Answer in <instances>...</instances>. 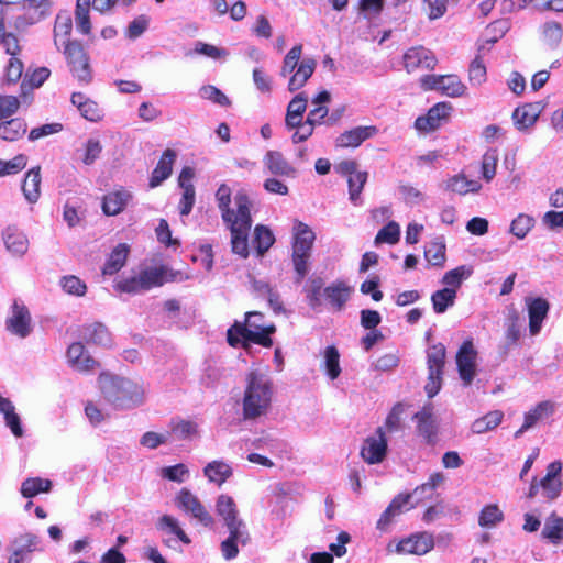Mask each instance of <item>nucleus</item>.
Returning <instances> with one entry per match:
<instances>
[{
    "instance_id": "1",
    "label": "nucleus",
    "mask_w": 563,
    "mask_h": 563,
    "mask_svg": "<svg viewBox=\"0 0 563 563\" xmlns=\"http://www.w3.org/2000/svg\"><path fill=\"white\" fill-rule=\"evenodd\" d=\"M98 380L103 398L115 409H129L144 400V388L137 380L107 373H101Z\"/></svg>"
},
{
    "instance_id": "2",
    "label": "nucleus",
    "mask_w": 563,
    "mask_h": 563,
    "mask_svg": "<svg viewBox=\"0 0 563 563\" xmlns=\"http://www.w3.org/2000/svg\"><path fill=\"white\" fill-rule=\"evenodd\" d=\"M262 320L264 314L258 311H249L245 313L243 322L235 321L227 331L228 344L232 347L242 345L246 347L249 343H254L263 347H272L273 340L271 335L275 333L276 327L269 324L262 327L260 323H253L252 319Z\"/></svg>"
},
{
    "instance_id": "3",
    "label": "nucleus",
    "mask_w": 563,
    "mask_h": 563,
    "mask_svg": "<svg viewBox=\"0 0 563 563\" xmlns=\"http://www.w3.org/2000/svg\"><path fill=\"white\" fill-rule=\"evenodd\" d=\"M234 201L235 206H238V218H232L231 221H225L224 223L230 230L232 252L246 258L250 254L249 232L252 227V202L243 190L236 192Z\"/></svg>"
},
{
    "instance_id": "4",
    "label": "nucleus",
    "mask_w": 563,
    "mask_h": 563,
    "mask_svg": "<svg viewBox=\"0 0 563 563\" xmlns=\"http://www.w3.org/2000/svg\"><path fill=\"white\" fill-rule=\"evenodd\" d=\"M247 385L243 398V415L255 419L265 413L271 405L272 383L263 374L253 371L247 374Z\"/></svg>"
},
{
    "instance_id": "5",
    "label": "nucleus",
    "mask_w": 563,
    "mask_h": 563,
    "mask_svg": "<svg viewBox=\"0 0 563 563\" xmlns=\"http://www.w3.org/2000/svg\"><path fill=\"white\" fill-rule=\"evenodd\" d=\"M64 55L73 77L80 85L88 86L92 81V68L84 46L78 41H67Z\"/></svg>"
},
{
    "instance_id": "6",
    "label": "nucleus",
    "mask_w": 563,
    "mask_h": 563,
    "mask_svg": "<svg viewBox=\"0 0 563 563\" xmlns=\"http://www.w3.org/2000/svg\"><path fill=\"white\" fill-rule=\"evenodd\" d=\"M562 463L560 461L551 462L547 466V473L541 479L533 477L529 487L527 497L534 498L541 489L542 496L549 500H555L562 492L563 482L561 479Z\"/></svg>"
},
{
    "instance_id": "7",
    "label": "nucleus",
    "mask_w": 563,
    "mask_h": 563,
    "mask_svg": "<svg viewBox=\"0 0 563 563\" xmlns=\"http://www.w3.org/2000/svg\"><path fill=\"white\" fill-rule=\"evenodd\" d=\"M446 358V349L442 343L433 344L427 351L428 379L424 390L429 398L434 397L442 387Z\"/></svg>"
},
{
    "instance_id": "8",
    "label": "nucleus",
    "mask_w": 563,
    "mask_h": 563,
    "mask_svg": "<svg viewBox=\"0 0 563 563\" xmlns=\"http://www.w3.org/2000/svg\"><path fill=\"white\" fill-rule=\"evenodd\" d=\"M478 352L472 338L463 341L455 355L459 376L464 386H470L477 373Z\"/></svg>"
},
{
    "instance_id": "9",
    "label": "nucleus",
    "mask_w": 563,
    "mask_h": 563,
    "mask_svg": "<svg viewBox=\"0 0 563 563\" xmlns=\"http://www.w3.org/2000/svg\"><path fill=\"white\" fill-rule=\"evenodd\" d=\"M420 82L424 90H439L451 98L461 97L466 90V86L456 75H426Z\"/></svg>"
},
{
    "instance_id": "10",
    "label": "nucleus",
    "mask_w": 563,
    "mask_h": 563,
    "mask_svg": "<svg viewBox=\"0 0 563 563\" xmlns=\"http://www.w3.org/2000/svg\"><path fill=\"white\" fill-rule=\"evenodd\" d=\"M176 506L184 512L189 514L203 527L210 528L213 526L214 520L206 507L201 504L199 498L194 495L189 489L181 488L175 498Z\"/></svg>"
},
{
    "instance_id": "11",
    "label": "nucleus",
    "mask_w": 563,
    "mask_h": 563,
    "mask_svg": "<svg viewBox=\"0 0 563 563\" xmlns=\"http://www.w3.org/2000/svg\"><path fill=\"white\" fill-rule=\"evenodd\" d=\"M335 169L340 175L346 177L350 200L356 205L367 181V172L358 170V164L353 159L342 161L335 166Z\"/></svg>"
},
{
    "instance_id": "12",
    "label": "nucleus",
    "mask_w": 563,
    "mask_h": 563,
    "mask_svg": "<svg viewBox=\"0 0 563 563\" xmlns=\"http://www.w3.org/2000/svg\"><path fill=\"white\" fill-rule=\"evenodd\" d=\"M225 527L229 530V537L221 542L220 549L223 558L229 561L238 556V543L245 545L250 542L251 537L245 523L241 519L234 522H228Z\"/></svg>"
},
{
    "instance_id": "13",
    "label": "nucleus",
    "mask_w": 563,
    "mask_h": 563,
    "mask_svg": "<svg viewBox=\"0 0 563 563\" xmlns=\"http://www.w3.org/2000/svg\"><path fill=\"white\" fill-rule=\"evenodd\" d=\"M402 64L407 73L419 69L432 70L438 64L435 55L422 45L408 48L402 55Z\"/></svg>"
},
{
    "instance_id": "14",
    "label": "nucleus",
    "mask_w": 563,
    "mask_h": 563,
    "mask_svg": "<svg viewBox=\"0 0 563 563\" xmlns=\"http://www.w3.org/2000/svg\"><path fill=\"white\" fill-rule=\"evenodd\" d=\"M12 548L8 563H29L31 554L42 550L40 538L31 532L15 537L12 541Z\"/></svg>"
},
{
    "instance_id": "15",
    "label": "nucleus",
    "mask_w": 563,
    "mask_h": 563,
    "mask_svg": "<svg viewBox=\"0 0 563 563\" xmlns=\"http://www.w3.org/2000/svg\"><path fill=\"white\" fill-rule=\"evenodd\" d=\"M452 110V106L448 102H438L431 107L427 114L420 115L415 121V128L418 131L429 133L440 128L443 120H446Z\"/></svg>"
},
{
    "instance_id": "16",
    "label": "nucleus",
    "mask_w": 563,
    "mask_h": 563,
    "mask_svg": "<svg viewBox=\"0 0 563 563\" xmlns=\"http://www.w3.org/2000/svg\"><path fill=\"white\" fill-rule=\"evenodd\" d=\"M413 419L417 421V432L428 445H434L438 440V424L433 415V406L424 405Z\"/></svg>"
},
{
    "instance_id": "17",
    "label": "nucleus",
    "mask_w": 563,
    "mask_h": 563,
    "mask_svg": "<svg viewBox=\"0 0 563 563\" xmlns=\"http://www.w3.org/2000/svg\"><path fill=\"white\" fill-rule=\"evenodd\" d=\"M5 327L12 334L22 339L26 338L32 332V319L27 307L14 301L12 316L7 319Z\"/></svg>"
},
{
    "instance_id": "18",
    "label": "nucleus",
    "mask_w": 563,
    "mask_h": 563,
    "mask_svg": "<svg viewBox=\"0 0 563 563\" xmlns=\"http://www.w3.org/2000/svg\"><path fill=\"white\" fill-rule=\"evenodd\" d=\"M387 452V439L383 427L376 430V437H368L361 449V456L368 464L380 463Z\"/></svg>"
},
{
    "instance_id": "19",
    "label": "nucleus",
    "mask_w": 563,
    "mask_h": 563,
    "mask_svg": "<svg viewBox=\"0 0 563 563\" xmlns=\"http://www.w3.org/2000/svg\"><path fill=\"white\" fill-rule=\"evenodd\" d=\"M434 547L433 537L428 532L411 534L398 542L396 551L398 553L423 555Z\"/></svg>"
},
{
    "instance_id": "20",
    "label": "nucleus",
    "mask_w": 563,
    "mask_h": 563,
    "mask_svg": "<svg viewBox=\"0 0 563 563\" xmlns=\"http://www.w3.org/2000/svg\"><path fill=\"white\" fill-rule=\"evenodd\" d=\"M267 172L277 177L295 178L297 169L286 159L279 151H267L263 157Z\"/></svg>"
},
{
    "instance_id": "21",
    "label": "nucleus",
    "mask_w": 563,
    "mask_h": 563,
    "mask_svg": "<svg viewBox=\"0 0 563 563\" xmlns=\"http://www.w3.org/2000/svg\"><path fill=\"white\" fill-rule=\"evenodd\" d=\"M314 240L316 234L309 225L297 221L294 227L291 254L312 255Z\"/></svg>"
},
{
    "instance_id": "22",
    "label": "nucleus",
    "mask_w": 563,
    "mask_h": 563,
    "mask_svg": "<svg viewBox=\"0 0 563 563\" xmlns=\"http://www.w3.org/2000/svg\"><path fill=\"white\" fill-rule=\"evenodd\" d=\"M529 316V332L537 335L542 327L543 320L547 318L550 305L541 297L529 299L527 301Z\"/></svg>"
},
{
    "instance_id": "23",
    "label": "nucleus",
    "mask_w": 563,
    "mask_h": 563,
    "mask_svg": "<svg viewBox=\"0 0 563 563\" xmlns=\"http://www.w3.org/2000/svg\"><path fill=\"white\" fill-rule=\"evenodd\" d=\"M131 199V192L121 187L103 196L102 211L106 216H117L125 209Z\"/></svg>"
},
{
    "instance_id": "24",
    "label": "nucleus",
    "mask_w": 563,
    "mask_h": 563,
    "mask_svg": "<svg viewBox=\"0 0 563 563\" xmlns=\"http://www.w3.org/2000/svg\"><path fill=\"white\" fill-rule=\"evenodd\" d=\"M70 101L86 120L98 122L103 118V112L98 102L90 99L85 93L73 92Z\"/></svg>"
},
{
    "instance_id": "25",
    "label": "nucleus",
    "mask_w": 563,
    "mask_h": 563,
    "mask_svg": "<svg viewBox=\"0 0 563 563\" xmlns=\"http://www.w3.org/2000/svg\"><path fill=\"white\" fill-rule=\"evenodd\" d=\"M7 250L15 256H22L29 249L26 235L15 225H9L2 233Z\"/></svg>"
},
{
    "instance_id": "26",
    "label": "nucleus",
    "mask_w": 563,
    "mask_h": 563,
    "mask_svg": "<svg viewBox=\"0 0 563 563\" xmlns=\"http://www.w3.org/2000/svg\"><path fill=\"white\" fill-rule=\"evenodd\" d=\"M175 159L176 152L174 150L167 148L163 152L159 161L157 162L156 167L152 172L148 183L151 188L159 186L164 180H166L172 175Z\"/></svg>"
},
{
    "instance_id": "27",
    "label": "nucleus",
    "mask_w": 563,
    "mask_h": 563,
    "mask_svg": "<svg viewBox=\"0 0 563 563\" xmlns=\"http://www.w3.org/2000/svg\"><path fill=\"white\" fill-rule=\"evenodd\" d=\"M542 106L540 102L526 103L521 107H517L512 113V120L518 130L523 131L532 126L540 113Z\"/></svg>"
},
{
    "instance_id": "28",
    "label": "nucleus",
    "mask_w": 563,
    "mask_h": 563,
    "mask_svg": "<svg viewBox=\"0 0 563 563\" xmlns=\"http://www.w3.org/2000/svg\"><path fill=\"white\" fill-rule=\"evenodd\" d=\"M377 129L375 126H357L342 133L338 137L336 143L341 147H357L364 141L375 135Z\"/></svg>"
},
{
    "instance_id": "29",
    "label": "nucleus",
    "mask_w": 563,
    "mask_h": 563,
    "mask_svg": "<svg viewBox=\"0 0 563 563\" xmlns=\"http://www.w3.org/2000/svg\"><path fill=\"white\" fill-rule=\"evenodd\" d=\"M325 298L338 311L342 310L351 295V287L344 282L338 280L323 289Z\"/></svg>"
},
{
    "instance_id": "30",
    "label": "nucleus",
    "mask_w": 563,
    "mask_h": 563,
    "mask_svg": "<svg viewBox=\"0 0 563 563\" xmlns=\"http://www.w3.org/2000/svg\"><path fill=\"white\" fill-rule=\"evenodd\" d=\"M27 131L26 122L21 118H9L0 122V139L15 142L22 139Z\"/></svg>"
},
{
    "instance_id": "31",
    "label": "nucleus",
    "mask_w": 563,
    "mask_h": 563,
    "mask_svg": "<svg viewBox=\"0 0 563 563\" xmlns=\"http://www.w3.org/2000/svg\"><path fill=\"white\" fill-rule=\"evenodd\" d=\"M316 66L313 58H303L289 78L288 90L294 92L301 89L314 73Z\"/></svg>"
},
{
    "instance_id": "32",
    "label": "nucleus",
    "mask_w": 563,
    "mask_h": 563,
    "mask_svg": "<svg viewBox=\"0 0 563 563\" xmlns=\"http://www.w3.org/2000/svg\"><path fill=\"white\" fill-rule=\"evenodd\" d=\"M41 166L32 167L24 177L22 191L30 203H35L41 196Z\"/></svg>"
},
{
    "instance_id": "33",
    "label": "nucleus",
    "mask_w": 563,
    "mask_h": 563,
    "mask_svg": "<svg viewBox=\"0 0 563 563\" xmlns=\"http://www.w3.org/2000/svg\"><path fill=\"white\" fill-rule=\"evenodd\" d=\"M307 96L303 92L296 95L287 106L286 125L288 129H296L302 121V115L307 109Z\"/></svg>"
},
{
    "instance_id": "34",
    "label": "nucleus",
    "mask_w": 563,
    "mask_h": 563,
    "mask_svg": "<svg viewBox=\"0 0 563 563\" xmlns=\"http://www.w3.org/2000/svg\"><path fill=\"white\" fill-rule=\"evenodd\" d=\"M130 247L125 243L118 244L109 254L103 267V275H113L118 273L126 263Z\"/></svg>"
},
{
    "instance_id": "35",
    "label": "nucleus",
    "mask_w": 563,
    "mask_h": 563,
    "mask_svg": "<svg viewBox=\"0 0 563 563\" xmlns=\"http://www.w3.org/2000/svg\"><path fill=\"white\" fill-rule=\"evenodd\" d=\"M231 188L227 184H221L216 192V200L218 208L221 212L223 222L231 221L232 218H238V209H231Z\"/></svg>"
},
{
    "instance_id": "36",
    "label": "nucleus",
    "mask_w": 563,
    "mask_h": 563,
    "mask_svg": "<svg viewBox=\"0 0 563 563\" xmlns=\"http://www.w3.org/2000/svg\"><path fill=\"white\" fill-rule=\"evenodd\" d=\"M504 419V412L501 410H493L487 412L481 418H477L472 423V432L475 434H482L496 429Z\"/></svg>"
},
{
    "instance_id": "37",
    "label": "nucleus",
    "mask_w": 563,
    "mask_h": 563,
    "mask_svg": "<svg viewBox=\"0 0 563 563\" xmlns=\"http://www.w3.org/2000/svg\"><path fill=\"white\" fill-rule=\"evenodd\" d=\"M541 536L551 543L559 544L563 540V518L552 512L545 520Z\"/></svg>"
},
{
    "instance_id": "38",
    "label": "nucleus",
    "mask_w": 563,
    "mask_h": 563,
    "mask_svg": "<svg viewBox=\"0 0 563 563\" xmlns=\"http://www.w3.org/2000/svg\"><path fill=\"white\" fill-rule=\"evenodd\" d=\"M481 188L482 185L477 180L467 179L463 174L452 176L446 183V189L459 195L478 192Z\"/></svg>"
},
{
    "instance_id": "39",
    "label": "nucleus",
    "mask_w": 563,
    "mask_h": 563,
    "mask_svg": "<svg viewBox=\"0 0 563 563\" xmlns=\"http://www.w3.org/2000/svg\"><path fill=\"white\" fill-rule=\"evenodd\" d=\"M168 272V267L161 265L158 267H148L140 272L143 290H150L165 284L164 274Z\"/></svg>"
},
{
    "instance_id": "40",
    "label": "nucleus",
    "mask_w": 563,
    "mask_h": 563,
    "mask_svg": "<svg viewBox=\"0 0 563 563\" xmlns=\"http://www.w3.org/2000/svg\"><path fill=\"white\" fill-rule=\"evenodd\" d=\"M203 473L210 482L221 486L232 475V468L223 461H212L207 464Z\"/></svg>"
},
{
    "instance_id": "41",
    "label": "nucleus",
    "mask_w": 563,
    "mask_h": 563,
    "mask_svg": "<svg viewBox=\"0 0 563 563\" xmlns=\"http://www.w3.org/2000/svg\"><path fill=\"white\" fill-rule=\"evenodd\" d=\"M85 340L87 343H92L101 346H110L111 334L107 327L102 323H93L85 327Z\"/></svg>"
},
{
    "instance_id": "42",
    "label": "nucleus",
    "mask_w": 563,
    "mask_h": 563,
    "mask_svg": "<svg viewBox=\"0 0 563 563\" xmlns=\"http://www.w3.org/2000/svg\"><path fill=\"white\" fill-rule=\"evenodd\" d=\"M456 299V289L445 287L431 295V302L435 313H444L452 307Z\"/></svg>"
},
{
    "instance_id": "43",
    "label": "nucleus",
    "mask_w": 563,
    "mask_h": 563,
    "mask_svg": "<svg viewBox=\"0 0 563 563\" xmlns=\"http://www.w3.org/2000/svg\"><path fill=\"white\" fill-rule=\"evenodd\" d=\"M216 511L223 519L224 525L240 520L236 504L231 496L220 495L216 501Z\"/></svg>"
},
{
    "instance_id": "44",
    "label": "nucleus",
    "mask_w": 563,
    "mask_h": 563,
    "mask_svg": "<svg viewBox=\"0 0 563 563\" xmlns=\"http://www.w3.org/2000/svg\"><path fill=\"white\" fill-rule=\"evenodd\" d=\"M52 482L41 477H29L21 485V494L25 498H32L41 493H48Z\"/></svg>"
},
{
    "instance_id": "45",
    "label": "nucleus",
    "mask_w": 563,
    "mask_h": 563,
    "mask_svg": "<svg viewBox=\"0 0 563 563\" xmlns=\"http://www.w3.org/2000/svg\"><path fill=\"white\" fill-rule=\"evenodd\" d=\"M274 242L273 232L266 225L257 224L254 228L253 245L258 255L266 253Z\"/></svg>"
},
{
    "instance_id": "46",
    "label": "nucleus",
    "mask_w": 563,
    "mask_h": 563,
    "mask_svg": "<svg viewBox=\"0 0 563 563\" xmlns=\"http://www.w3.org/2000/svg\"><path fill=\"white\" fill-rule=\"evenodd\" d=\"M554 412V404L550 400L539 402L525 415V428H532L539 420Z\"/></svg>"
},
{
    "instance_id": "47",
    "label": "nucleus",
    "mask_w": 563,
    "mask_h": 563,
    "mask_svg": "<svg viewBox=\"0 0 563 563\" xmlns=\"http://www.w3.org/2000/svg\"><path fill=\"white\" fill-rule=\"evenodd\" d=\"M504 520V514L496 504L486 505L479 512L478 525L490 528Z\"/></svg>"
},
{
    "instance_id": "48",
    "label": "nucleus",
    "mask_w": 563,
    "mask_h": 563,
    "mask_svg": "<svg viewBox=\"0 0 563 563\" xmlns=\"http://www.w3.org/2000/svg\"><path fill=\"white\" fill-rule=\"evenodd\" d=\"M73 31V20L68 14H58L55 20L54 25V40L55 44L59 41L65 45L67 41H70L68 37L70 36Z\"/></svg>"
},
{
    "instance_id": "49",
    "label": "nucleus",
    "mask_w": 563,
    "mask_h": 563,
    "mask_svg": "<svg viewBox=\"0 0 563 563\" xmlns=\"http://www.w3.org/2000/svg\"><path fill=\"white\" fill-rule=\"evenodd\" d=\"M157 528L161 530H167L169 533L175 534L183 543L189 544L190 538L180 528L177 519L169 515H163L157 522Z\"/></svg>"
},
{
    "instance_id": "50",
    "label": "nucleus",
    "mask_w": 563,
    "mask_h": 563,
    "mask_svg": "<svg viewBox=\"0 0 563 563\" xmlns=\"http://www.w3.org/2000/svg\"><path fill=\"white\" fill-rule=\"evenodd\" d=\"M543 41L551 47H556L563 38V26L555 21L545 22L542 26Z\"/></svg>"
},
{
    "instance_id": "51",
    "label": "nucleus",
    "mask_w": 563,
    "mask_h": 563,
    "mask_svg": "<svg viewBox=\"0 0 563 563\" xmlns=\"http://www.w3.org/2000/svg\"><path fill=\"white\" fill-rule=\"evenodd\" d=\"M445 244L440 241H432L424 250V257L433 266L442 267L445 262Z\"/></svg>"
},
{
    "instance_id": "52",
    "label": "nucleus",
    "mask_w": 563,
    "mask_h": 563,
    "mask_svg": "<svg viewBox=\"0 0 563 563\" xmlns=\"http://www.w3.org/2000/svg\"><path fill=\"white\" fill-rule=\"evenodd\" d=\"M323 285L324 283L321 277L310 278L306 285V297L312 309H317L321 306V291L323 289Z\"/></svg>"
},
{
    "instance_id": "53",
    "label": "nucleus",
    "mask_w": 563,
    "mask_h": 563,
    "mask_svg": "<svg viewBox=\"0 0 563 563\" xmlns=\"http://www.w3.org/2000/svg\"><path fill=\"white\" fill-rule=\"evenodd\" d=\"M75 20L77 30L88 35L91 32V22H90V15H89V0L86 1V4L82 5L80 3V0H77L76 10H75Z\"/></svg>"
},
{
    "instance_id": "54",
    "label": "nucleus",
    "mask_w": 563,
    "mask_h": 563,
    "mask_svg": "<svg viewBox=\"0 0 563 563\" xmlns=\"http://www.w3.org/2000/svg\"><path fill=\"white\" fill-rule=\"evenodd\" d=\"M302 54V45L298 44L295 45L289 49V52L286 54L283 66L280 69V76L287 77L288 75L292 74L296 68H298L300 64V57Z\"/></svg>"
},
{
    "instance_id": "55",
    "label": "nucleus",
    "mask_w": 563,
    "mask_h": 563,
    "mask_svg": "<svg viewBox=\"0 0 563 563\" xmlns=\"http://www.w3.org/2000/svg\"><path fill=\"white\" fill-rule=\"evenodd\" d=\"M0 44L10 56H18L21 52L19 40L15 34L5 31L4 20H0Z\"/></svg>"
},
{
    "instance_id": "56",
    "label": "nucleus",
    "mask_w": 563,
    "mask_h": 563,
    "mask_svg": "<svg viewBox=\"0 0 563 563\" xmlns=\"http://www.w3.org/2000/svg\"><path fill=\"white\" fill-rule=\"evenodd\" d=\"M534 225V219L526 213H519L510 224V232L518 239H523Z\"/></svg>"
},
{
    "instance_id": "57",
    "label": "nucleus",
    "mask_w": 563,
    "mask_h": 563,
    "mask_svg": "<svg viewBox=\"0 0 563 563\" xmlns=\"http://www.w3.org/2000/svg\"><path fill=\"white\" fill-rule=\"evenodd\" d=\"M399 238L400 229L398 223H396L395 221H390L378 231V233L375 236L374 243L396 244L399 241Z\"/></svg>"
},
{
    "instance_id": "58",
    "label": "nucleus",
    "mask_w": 563,
    "mask_h": 563,
    "mask_svg": "<svg viewBox=\"0 0 563 563\" xmlns=\"http://www.w3.org/2000/svg\"><path fill=\"white\" fill-rule=\"evenodd\" d=\"M487 79V70L482 56L477 55L468 68V80L472 85L479 86Z\"/></svg>"
},
{
    "instance_id": "59",
    "label": "nucleus",
    "mask_w": 563,
    "mask_h": 563,
    "mask_svg": "<svg viewBox=\"0 0 563 563\" xmlns=\"http://www.w3.org/2000/svg\"><path fill=\"white\" fill-rule=\"evenodd\" d=\"M325 371L331 379H335L341 374L340 354L335 346L331 345L325 349Z\"/></svg>"
},
{
    "instance_id": "60",
    "label": "nucleus",
    "mask_w": 563,
    "mask_h": 563,
    "mask_svg": "<svg viewBox=\"0 0 563 563\" xmlns=\"http://www.w3.org/2000/svg\"><path fill=\"white\" fill-rule=\"evenodd\" d=\"M27 157L24 154H18L10 161L0 159V176L14 175L26 167Z\"/></svg>"
},
{
    "instance_id": "61",
    "label": "nucleus",
    "mask_w": 563,
    "mask_h": 563,
    "mask_svg": "<svg viewBox=\"0 0 563 563\" xmlns=\"http://www.w3.org/2000/svg\"><path fill=\"white\" fill-rule=\"evenodd\" d=\"M498 163L497 150H488L482 157V176L489 183L496 175Z\"/></svg>"
},
{
    "instance_id": "62",
    "label": "nucleus",
    "mask_w": 563,
    "mask_h": 563,
    "mask_svg": "<svg viewBox=\"0 0 563 563\" xmlns=\"http://www.w3.org/2000/svg\"><path fill=\"white\" fill-rule=\"evenodd\" d=\"M197 432L196 423L189 420L173 419L170 421V434H174L177 439L184 440Z\"/></svg>"
},
{
    "instance_id": "63",
    "label": "nucleus",
    "mask_w": 563,
    "mask_h": 563,
    "mask_svg": "<svg viewBox=\"0 0 563 563\" xmlns=\"http://www.w3.org/2000/svg\"><path fill=\"white\" fill-rule=\"evenodd\" d=\"M21 102L16 96L0 95V122L13 117L20 109Z\"/></svg>"
},
{
    "instance_id": "64",
    "label": "nucleus",
    "mask_w": 563,
    "mask_h": 563,
    "mask_svg": "<svg viewBox=\"0 0 563 563\" xmlns=\"http://www.w3.org/2000/svg\"><path fill=\"white\" fill-rule=\"evenodd\" d=\"M506 339V349H510L518 344L520 339V324H519V316L517 312H514L508 318L507 330L505 332Z\"/></svg>"
}]
</instances>
